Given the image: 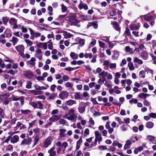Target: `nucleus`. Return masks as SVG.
Here are the masks:
<instances>
[{"label": "nucleus", "instance_id": "nucleus-5", "mask_svg": "<svg viewBox=\"0 0 156 156\" xmlns=\"http://www.w3.org/2000/svg\"><path fill=\"white\" fill-rule=\"evenodd\" d=\"M52 140V138L51 136L48 137L44 142V147L45 148L47 147L51 144Z\"/></svg>", "mask_w": 156, "mask_h": 156}, {"label": "nucleus", "instance_id": "nucleus-52", "mask_svg": "<svg viewBox=\"0 0 156 156\" xmlns=\"http://www.w3.org/2000/svg\"><path fill=\"white\" fill-rule=\"evenodd\" d=\"M33 131L35 133L38 134L40 133V129L38 128H36L33 129Z\"/></svg>", "mask_w": 156, "mask_h": 156}, {"label": "nucleus", "instance_id": "nucleus-30", "mask_svg": "<svg viewBox=\"0 0 156 156\" xmlns=\"http://www.w3.org/2000/svg\"><path fill=\"white\" fill-rule=\"evenodd\" d=\"M70 56L73 59H77L78 58V55L74 52L71 53Z\"/></svg>", "mask_w": 156, "mask_h": 156}, {"label": "nucleus", "instance_id": "nucleus-4", "mask_svg": "<svg viewBox=\"0 0 156 156\" xmlns=\"http://www.w3.org/2000/svg\"><path fill=\"white\" fill-rule=\"evenodd\" d=\"M35 56L39 60H41L42 58V52L40 49H37L35 51Z\"/></svg>", "mask_w": 156, "mask_h": 156}, {"label": "nucleus", "instance_id": "nucleus-9", "mask_svg": "<svg viewBox=\"0 0 156 156\" xmlns=\"http://www.w3.org/2000/svg\"><path fill=\"white\" fill-rule=\"evenodd\" d=\"M24 76L29 79L32 78L34 76L32 72L29 70L25 72Z\"/></svg>", "mask_w": 156, "mask_h": 156}, {"label": "nucleus", "instance_id": "nucleus-43", "mask_svg": "<svg viewBox=\"0 0 156 156\" xmlns=\"http://www.w3.org/2000/svg\"><path fill=\"white\" fill-rule=\"evenodd\" d=\"M84 56L85 58H89L90 59H91L93 56L92 54L91 53L85 54Z\"/></svg>", "mask_w": 156, "mask_h": 156}, {"label": "nucleus", "instance_id": "nucleus-53", "mask_svg": "<svg viewBox=\"0 0 156 156\" xmlns=\"http://www.w3.org/2000/svg\"><path fill=\"white\" fill-rule=\"evenodd\" d=\"M113 24L114 25L117 31H119L120 30V28L119 26V25L117 23L115 22H114L113 23Z\"/></svg>", "mask_w": 156, "mask_h": 156}, {"label": "nucleus", "instance_id": "nucleus-37", "mask_svg": "<svg viewBox=\"0 0 156 156\" xmlns=\"http://www.w3.org/2000/svg\"><path fill=\"white\" fill-rule=\"evenodd\" d=\"M37 107L38 108L41 109H42L43 108V105L42 104L41 101L37 102Z\"/></svg>", "mask_w": 156, "mask_h": 156}, {"label": "nucleus", "instance_id": "nucleus-56", "mask_svg": "<svg viewBox=\"0 0 156 156\" xmlns=\"http://www.w3.org/2000/svg\"><path fill=\"white\" fill-rule=\"evenodd\" d=\"M36 121V120H34L32 121L30 123H29V128H31L33 126H34L35 125V123Z\"/></svg>", "mask_w": 156, "mask_h": 156}, {"label": "nucleus", "instance_id": "nucleus-34", "mask_svg": "<svg viewBox=\"0 0 156 156\" xmlns=\"http://www.w3.org/2000/svg\"><path fill=\"white\" fill-rule=\"evenodd\" d=\"M48 10L49 11L48 14L49 16H52L53 15V13L52 12L53 11V8L51 6H49L48 8Z\"/></svg>", "mask_w": 156, "mask_h": 156}, {"label": "nucleus", "instance_id": "nucleus-51", "mask_svg": "<svg viewBox=\"0 0 156 156\" xmlns=\"http://www.w3.org/2000/svg\"><path fill=\"white\" fill-rule=\"evenodd\" d=\"M75 99L76 100L80 99L81 97L80 94L79 93H76L74 95Z\"/></svg>", "mask_w": 156, "mask_h": 156}, {"label": "nucleus", "instance_id": "nucleus-23", "mask_svg": "<svg viewBox=\"0 0 156 156\" xmlns=\"http://www.w3.org/2000/svg\"><path fill=\"white\" fill-rule=\"evenodd\" d=\"M34 87L35 89L37 90H46L47 88L44 86H40L37 84L34 85Z\"/></svg>", "mask_w": 156, "mask_h": 156}, {"label": "nucleus", "instance_id": "nucleus-64", "mask_svg": "<svg viewBox=\"0 0 156 156\" xmlns=\"http://www.w3.org/2000/svg\"><path fill=\"white\" fill-rule=\"evenodd\" d=\"M144 105L146 106H149L150 105V103L146 100H144L143 102Z\"/></svg>", "mask_w": 156, "mask_h": 156}, {"label": "nucleus", "instance_id": "nucleus-54", "mask_svg": "<svg viewBox=\"0 0 156 156\" xmlns=\"http://www.w3.org/2000/svg\"><path fill=\"white\" fill-rule=\"evenodd\" d=\"M62 78L65 81H68L69 79V77L67 75H64Z\"/></svg>", "mask_w": 156, "mask_h": 156}, {"label": "nucleus", "instance_id": "nucleus-19", "mask_svg": "<svg viewBox=\"0 0 156 156\" xmlns=\"http://www.w3.org/2000/svg\"><path fill=\"white\" fill-rule=\"evenodd\" d=\"M132 144V141L129 140H127L125 144L124 145V149H127L130 147V145Z\"/></svg>", "mask_w": 156, "mask_h": 156}, {"label": "nucleus", "instance_id": "nucleus-1", "mask_svg": "<svg viewBox=\"0 0 156 156\" xmlns=\"http://www.w3.org/2000/svg\"><path fill=\"white\" fill-rule=\"evenodd\" d=\"M75 110L73 108L69 110L68 114H66L63 115V118L66 119L68 120L73 121L76 119L77 116L75 115Z\"/></svg>", "mask_w": 156, "mask_h": 156}, {"label": "nucleus", "instance_id": "nucleus-45", "mask_svg": "<svg viewBox=\"0 0 156 156\" xmlns=\"http://www.w3.org/2000/svg\"><path fill=\"white\" fill-rule=\"evenodd\" d=\"M9 23H13L14 24L17 23V20L16 19L13 18H11L9 20Z\"/></svg>", "mask_w": 156, "mask_h": 156}, {"label": "nucleus", "instance_id": "nucleus-16", "mask_svg": "<svg viewBox=\"0 0 156 156\" xmlns=\"http://www.w3.org/2000/svg\"><path fill=\"white\" fill-rule=\"evenodd\" d=\"M55 147H53L49 150H48V153L49 154V156H55L56 154V152L54 151Z\"/></svg>", "mask_w": 156, "mask_h": 156}, {"label": "nucleus", "instance_id": "nucleus-36", "mask_svg": "<svg viewBox=\"0 0 156 156\" xmlns=\"http://www.w3.org/2000/svg\"><path fill=\"white\" fill-rule=\"evenodd\" d=\"M114 55L113 57L115 59H117L119 57V52L117 51H114L113 52Z\"/></svg>", "mask_w": 156, "mask_h": 156}, {"label": "nucleus", "instance_id": "nucleus-55", "mask_svg": "<svg viewBox=\"0 0 156 156\" xmlns=\"http://www.w3.org/2000/svg\"><path fill=\"white\" fill-rule=\"evenodd\" d=\"M105 86L108 88H111L112 87L111 84L108 81H106L104 83Z\"/></svg>", "mask_w": 156, "mask_h": 156}, {"label": "nucleus", "instance_id": "nucleus-32", "mask_svg": "<svg viewBox=\"0 0 156 156\" xmlns=\"http://www.w3.org/2000/svg\"><path fill=\"white\" fill-rule=\"evenodd\" d=\"M128 67L130 70H133L135 69V67L132 62H129L128 64Z\"/></svg>", "mask_w": 156, "mask_h": 156}, {"label": "nucleus", "instance_id": "nucleus-31", "mask_svg": "<svg viewBox=\"0 0 156 156\" xmlns=\"http://www.w3.org/2000/svg\"><path fill=\"white\" fill-rule=\"evenodd\" d=\"M21 112L22 113H23L25 115H27L31 113V111L29 109H27L25 110L21 109Z\"/></svg>", "mask_w": 156, "mask_h": 156}, {"label": "nucleus", "instance_id": "nucleus-28", "mask_svg": "<svg viewBox=\"0 0 156 156\" xmlns=\"http://www.w3.org/2000/svg\"><path fill=\"white\" fill-rule=\"evenodd\" d=\"M65 87L67 88H69L73 90H74V89L73 88V85L69 82H67L65 84Z\"/></svg>", "mask_w": 156, "mask_h": 156}, {"label": "nucleus", "instance_id": "nucleus-13", "mask_svg": "<svg viewBox=\"0 0 156 156\" xmlns=\"http://www.w3.org/2000/svg\"><path fill=\"white\" fill-rule=\"evenodd\" d=\"M147 139L153 144H156V139H155V137L152 136H148L147 137Z\"/></svg>", "mask_w": 156, "mask_h": 156}, {"label": "nucleus", "instance_id": "nucleus-58", "mask_svg": "<svg viewBox=\"0 0 156 156\" xmlns=\"http://www.w3.org/2000/svg\"><path fill=\"white\" fill-rule=\"evenodd\" d=\"M90 131L89 129H86L84 132V136H87L89 135Z\"/></svg>", "mask_w": 156, "mask_h": 156}, {"label": "nucleus", "instance_id": "nucleus-27", "mask_svg": "<svg viewBox=\"0 0 156 156\" xmlns=\"http://www.w3.org/2000/svg\"><path fill=\"white\" fill-rule=\"evenodd\" d=\"M63 35L64 36V37L66 38H68L71 37L72 34L70 33H68L67 31H63Z\"/></svg>", "mask_w": 156, "mask_h": 156}, {"label": "nucleus", "instance_id": "nucleus-26", "mask_svg": "<svg viewBox=\"0 0 156 156\" xmlns=\"http://www.w3.org/2000/svg\"><path fill=\"white\" fill-rule=\"evenodd\" d=\"M154 124L151 122H148L146 123L145 125L146 127L149 129H151L153 127Z\"/></svg>", "mask_w": 156, "mask_h": 156}, {"label": "nucleus", "instance_id": "nucleus-2", "mask_svg": "<svg viewBox=\"0 0 156 156\" xmlns=\"http://www.w3.org/2000/svg\"><path fill=\"white\" fill-rule=\"evenodd\" d=\"M95 138V140L94 143L95 145L97 144V143L98 142V144H100L102 140V137L101 134L99 133V132L96 131L94 132Z\"/></svg>", "mask_w": 156, "mask_h": 156}, {"label": "nucleus", "instance_id": "nucleus-38", "mask_svg": "<svg viewBox=\"0 0 156 156\" xmlns=\"http://www.w3.org/2000/svg\"><path fill=\"white\" fill-rule=\"evenodd\" d=\"M62 10V12H66L68 10L67 8L63 4L61 5Z\"/></svg>", "mask_w": 156, "mask_h": 156}, {"label": "nucleus", "instance_id": "nucleus-42", "mask_svg": "<svg viewBox=\"0 0 156 156\" xmlns=\"http://www.w3.org/2000/svg\"><path fill=\"white\" fill-rule=\"evenodd\" d=\"M144 20L147 21H150L153 19V16H144Z\"/></svg>", "mask_w": 156, "mask_h": 156}, {"label": "nucleus", "instance_id": "nucleus-8", "mask_svg": "<svg viewBox=\"0 0 156 156\" xmlns=\"http://www.w3.org/2000/svg\"><path fill=\"white\" fill-rule=\"evenodd\" d=\"M85 105V103L83 102H81L80 104V106L78 108V110L79 112L81 113H83L85 111V107H82L80 106H84Z\"/></svg>", "mask_w": 156, "mask_h": 156}, {"label": "nucleus", "instance_id": "nucleus-46", "mask_svg": "<svg viewBox=\"0 0 156 156\" xmlns=\"http://www.w3.org/2000/svg\"><path fill=\"white\" fill-rule=\"evenodd\" d=\"M139 76L141 78H144L145 76V73L143 71H140L139 73Z\"/></svg>", "mask_w": 156, "mask_h": 156}, {"label": "nucleus", "instance_id": "nucleus-44", "mask_svg": "<svg viewBox=\"0 0 156 156\" xmlns=\"http://www.w3.org/2000/svg\"><path fill=\"white\" fill-rule=\"evenodd\" d=\"M114 92L116 94H119L121 91L118 90V87L117 86H115L114 87Z\"/></svg>", "mask_w": 156, "mask_h": 156}, {"label": "nucleus", "instance_id": "nucleus-39", "mask_svg": "<svg viewBox=\"0 0 156 156\" xmlns=\"http://www.w3.org/2000/svg\"><path fill=\"white\" fill-rule=\"evenodd\" d=\"M25 41L26 42L27 45L28 46H31L33 44V42L30 40H29L25 39Z\"/></svg>", "mask_w": 156, "mask_h": 156}, {"label": "nucleus", "instance_id": "nucleus-20", "mask_svg": "<svg viewBox=\"0 0 156 156\" xmlns=\"http://www.w3.org/2000/svg\"><path fill=\"white\" fill-rule=\"evenodd\" d=\"M140 26L139 24L137 25L135 24H132L130 25V28L131 30H138Z\"/></svg>", "mask_w": 156, "mask_h": 156}, {"label": "nucleus", "instance_id": "nucleus-18", "mask_svg": "<svg viewBox=\"0 0 156 156\" xmlns=\"http://www.w3.org/2000/svg\"><path fill=\"white\" fill-rule=\"evenodd\" d=\"M19 140V137L17 135L14 136L11 139V142L12 143L14 144L16 143Z\"/></svg>", "mask_w": 156, "mask_h": 156}, {"label": "nucleus", "instance_id": "nucleus-29", "mask_svg": "<svg viewBox=\"0 0 156 156\" xmlns=\"http://www.w3.org/2000/svg\"><path fill=\"white\" fill-rule=\"evenodd\" d=\"M66 103L68 105H72L76 104V101L73 100H70L66 101Z\"/></svg>", "mask_w": 156, "mask_h": 156}, {"label": "nucleus", "instance_id": "nucleus-6", "mask_svg": "<svg viewBox=\"0 0 156 156\" xmlns=\"http://www.w3.org/2000/svg\"><path fill=\"white\" fill-rule=\"evenodd\" d=\"M69 95V93L66 91H63L59 95V98L62 99H64L68 98Z\"/></svg>", "mask_w": 156, "mask_h": 156}, {"label": "nucleus", "instance_id": "nucleus-12", "mask_svg": "<svg viewBox=\"0 0 156 156\" xmlns=\"http://www.w3.org/2000/svg\"><path fill=\"white\" fill-rule=\"evenodd\" d=\"M37 46L39 48H43L44 49L47 48V44L46 43H40L37 44Z\"/></svg>", "mask_w": 156, "mask_h": 156}, {"label": "nucleus", "instance_id": "nucleus-22", "mask_svg": "<svg viewBox=\"0 0 156 156\" xmlns=\"http://www.w3.org/2000/svg\"><path fill=\"white\" fill-rule=\"evenodd\" d=\"M133 61L134 63H137L139 65H141L143 63V61L141 60L136 57L134 58Z\"/></svg>", "mask_w": 156, "mask_h": 156}, {"label": "nucleus", "instance_id": "nucleus-61", "mask_svg": "<svg viewBox=\"0 0 156 156\" xmlns=\"http://www.w3.org/2000/svg\"><path fill=\"white\" fill-rule=\"evenodd\" d=\"M35 98L36 99L38 98L42 100H44L45 99V96L43 95L37 96L35 97Z\"/></svg>", "mask_w": 156, "mask_h": 156}, {"label": "nucleus", "instance_id": "nucleus-14", "mask_svg": "<svg viewBox=\"0 0 156 156\" xmlns=\"http://www.w3.org/2000/svg\"><path fill=\"white\" fill-rule=\"evenodd\" d=\"M16 50L19 52H23L24 50V47L22 45H19L16 47Z\"/></svg>", "mask_w": 156, "mask_h": 156}, {"label": "nucleus", "instance_id": "nucleus-7", "mask_svg": "<svg viewBox=\"0 0 156 156\" xmlns=\"http://www.w3.org/2000/svg\"><path fill=\"white\" fill-rule=\"evenodd\" d=\"M60 116L58 115H55L52 116L49 118V120L52 122H55L59 120L61 118Z\"/></svg>", "mask_w": 156, "mask_h": 156}, {"label": "nucleus", "instance_id": "nucleus-62", "mask_svg": "<svg viewBox=\"0 0 156 156\" xmlns=\"http://www.w3.org/2000/svg\"><path fill=\"white\" fill-rule=\"evenodd\" d=\"M98 42L99 43V46L100 47H101L102 48H104L105 47V44L104 43L100 41H99Z\"/></svg>", "mask_w": 156, "mask_h": 156}, {"label": "nucleus", "instance_id": "nucleus-11", "mask_svg": "<svg viewBox=\"0 0 156 156\" xmlns=\"http://www.w3.org/2000/svg\"><path fill=\"white\" fill-rule=\"evenodd\" d=\"M69 20L70 22L72 25H76L80 22L79 20H77L75 18L73 17H71Z\"/></svg>", "mask_w": 156, "mask_h": 156}, {"label": "nucleus", "instance_id": "nucleus-24", "mask_svg": "<svg viewBox=\"0 0 156 156\" xmlns=\"http://www.w3.org/2000/svg\"><path fill=\"white\" fill-rule=\"evenodd\" d=\"M5 36L4 34H2L0 36V44H5L6 42V41L4 39Z\"/></svg>", "mask_w": 156, "mask_h": 156}, {"label": "nucleus", "instance_id": "nucleus-50", "mask_svg": "<svg viewBox=\"0 0 156 156\" xmlns=\"http://www.w3.org/2000/svg\"><path fill=\"white\" fill-rule=\"evenodd\" d=\"M13 148V146L12 145H9L7 148L6 149V150L12 151Z\"/></svg>", "mask_w": 156, "mask_h": 156}, {"label": "nucleus", "instance_id": "nucleus-21", "mask_svg": "<svg viewBox=\"0 0 156 156\" xmlns=\"http://www.w3.org/2000/svg\"><path fill=\"white\" fill-rule=\"evenodd\" d=\"M59 135L61 137L64 138L66 136V135L65 133L66 131V130L64 129H59Z\"/></svg>", "mask_w": 156, "mask_h": 156}, {"label": "nucleus", "instance_id": "nucleus-47", "mask_svg": "<svg viewBox=\"0 0 156 156\" xmlns=\"http://www.w3.org/2000/svg\"><path fill=\"white\" fill-rule=\"evenodd\" d=\"M138 97L141 99L144 98V99H146L145 96V93H141L139 94L138 96Z\"/></svg>", "mask_w": 156, "mask_h": 156}, {"label": "nucleus", "instance_id": "nucleus-48", "mask_svg": "<svg viewBox=\"0 0 156 156\" xmlns=\"http://www.w3.org/2000/svg\"><path fill=\"white\" fill-rule=\"evenodd\" d=\"M30 92L33 93L34 95H36L40 94V91H36L35 90H32L30 91Z\"/></svg>", "mask_w": 156, "mask_h": 156}, {"label": "nucleus", "instance_id": "nucleus-60", "mask_svg": "<svg viewBox=\"0 0 156 156\" xmlns=\"http://www.w3.org/2000/svg\"><path fill=\"white\" fill-rule=\"evenodd\" d=\"M21 29L23 33H26L27 31V29L23 26H21Z\"/></svg>", "mask_w": 156, "mask_h": 156}, {"label": "nucleus", "instance_id": "nucleus-33", "mask_svg": "<svg viewBox=\"0 0 156 156\" xmlns=\"http://www.w3.org/2000/svg\"><path fill=\"white\" fill-rule=\"evenodd\" d=\"M108 72L105 71H103L101 73L99 74V75L100 76H102V79L105 78L107 75Z\"/></svg>", "mask_w": 156, "mask_h": 156}, {"label": "nucleus", "instance_id": "nucleus-57", "mask_svg": "<svg viewBox=\"0 0 156 156\" xmlns=\"http://www.w3.org/2000/svg\"><path fill=\"white\" fill-rule=\"evenodd\" d=\"M126 63V60L125 59H123L122 60L120 64L121 66H123Z\"/></svg>", "mask_w": 156, "mask_h": 156}, {"label": "nucleus", "instance_id": "nucleus-59", "mask_svg": "<svg viewBox=\"0 0 156 156\" xmlns=\"http://www.w3.org/2000/svg\"><path fill=\"white\" fill-rule=\"evenodd\" d=\"M110 69H112V68H115L116 65L115 63H110L109 65V66Z\"/></svg>", "mask_w": 156, "mask_h": 156}, {"label": "nucleus", "instance_id": "nucleus-10", "mask_svg": "<svg viewBox=\"0 0 156 156\" xmlns=\"http://www.w3.org/2000/svg\"><path fill=\"white\" fill-rule=\"evenodd\" d=\"M78 8L80 10L83 9L85 10H87L88 9L87 5L84 3L82 2L81 1L80 4L79 5Z\"/></svg>", "mask_w": 156, "mask_h": 156}, {"label": "nucleus", "instance_id": "nucleus-35", "mask_svg": "<svg viewBox=\"0 0 156 156\" xmlns=\"http://www.w3.org/2000/svg\"><path fill=\"white\" fill-rule=\"evenodd\" d=\"M32 83L31 81H27V84L26 86V88L27 89L31 88L32 87Z\"/></svg>", "mask_w": 156, "mask_h": 156}, {"label": "nucleus", "instance_id": "nucleus-63", "mask_svg": "<svg viewBox=\"0 0 156 156\" xmlns=\"http://www.w3.org/2000/svg\"><path fill=\"white\" fill-rule=\"evenodd\" d=\"M150 117L155 119L156 118V114L155 113H151L149 114Z\"/></svg>", "mask_w": 156, "mask_h": 156}, {"label": "nucleus", "instance_id": "nucleus-3", "mask_svg": "<svg viewBox=\"0 0 156 156\" xmlns=\"http://www.w3.org/2000/svg\"><path fill=\"white\" fill-rule=\"evenodd\" d=\"M32 142L31 138H24L21 141V145L25 146L30 145Z\"/></svg>", "mask_w": 156, "mask_h": 156}, {"label": "nucleus", "instance_id": "nucleus-15", "mask_svg": "<svg viewBox=\"0 0 156 156\" xmlns=\"http://www.w3.org/2000/svg\"><path fill=\"white\" fill-rule=\"evenodd\" d=\"M36 59L35 58L32 57L31 58L30 60H28L27 63L29 65H31L32 66H34L35 64V61Z\"/></svg>", "mask_w": 156, "mask_h": 156}, {"label": "nucleus", "instance_id": "nucleus-17", "mask_svg": "<svg viewBox=\"0 0 156 156\" xmlns=\"http://www.w3.org/2000/svg\"><path fill=\"white\" fill-rule=\"evenodd\" d=\"M140 56L144 59L147 60L148 58V55L147 51H143L141 53Z\"/></svg>", "mask_w": 156, "mask_h": 156}, {"label": "nucleus", "instance_id": "nucleus-49", "mask_svg": "<svg viewBox=\"0 0 156 156\" xmlns=\"http://www.w3.org/2000/svg\"><path fill=\"white\" fill-rule=\"evenodd\" d=\"M109 62L107 60H105L104 61L103 65L104 66H105L107 67H108L109 66Z\"/></svg>", "mask_w": 156, "mask_h": 156}, {"label": "nucleus", "instance_id": "nucleus-40", "mask_svg": "<svg viewBox=\"0 0 156 156\" xmlns=\"http://www.w3.org/2000/svg\"><path fill=\"white\" fill-rule=\"evenodd\" d=\"M2 21L3 23L5 25L8 22L9 19L7 17H3L2 18Z\"/></svg>", "mask_w": 156, "mask_h": 156}, {"label": "nucleus", "instance_id": "nucleus-25", "mask_svg": "<svg viewBox=\"0 0 156 156\" xmlns=\"http://www.w3.org/2000/svg\"><path fill=\"white\" fill-rule=\"evenodd\" d=\"M125 50L126 52L130 54H133L134 52V51H133V49L129 46H127L125 47Z\"/></svg>", "mask_w": 156, "mask_h": 156}, {"label": "nucleus", "instance_id": "nucleus-41", "mask_svg": "<svg viewBox=\"0 0 156 156\" xmlns=\"http://www.w3.org/2000/svg\"><path fill=\"white\" fill-rule=\"evenodd\" d=\"M18 39L15 37H13L12 40V42L14 45H15L18 42Z\"/></svg>", "mask_w": 156, "mask_h": 156}]
</instances>
